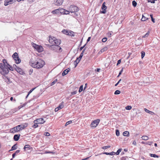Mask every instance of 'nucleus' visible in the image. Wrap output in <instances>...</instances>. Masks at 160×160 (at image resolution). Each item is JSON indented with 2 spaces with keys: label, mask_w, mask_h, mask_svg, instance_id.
Segmentation results:
<instances>
[{
  "label": "nucleus",
  "mask_w": 160,
  "mask_h": 160,
  "mask_svg": "<svg viewBox=\"0 0 160 160\" xmlns=\"http://www.w3.org/2000/svg\"><path fill=\"white\" fill-rule=\"evenodd\" d=\"M30 65L33 68L39 69L42 68L45 64L44 61L41 59H38L35 61H30L29 62Z\"/></svg>",
  "instance_id": "f257e3e1"
},
{
  "label": "nucleus",
  "mask_w": 160,
  "mask_h": 160,
  "mask_svg": "<svg viewBox=\"0 0 160 160\" xmlns=\"http://www.w3.org/2000/svg\"><path fill=\"white\" fill-rule=\"evenodd\" d=\"M28 126V124L27 123L21 124L12 128L11 129V131L12 132H18L23 129L27 127Z\"/></svg>",
  "instance_id": "f03ea898"
},
{
  "label": "nucleus",
  "mask_w": 160,
  "mask_h": 160,
  "mask_svg": "<svg viewBox=\"0 0 160 160\" xmlns=\"http://www.w3.org/2000/svg\"><path fill=\"white\" fill-rule=\"evenodd\" d=\"M9 70L6 65L0 64V73L2 75H4L8 73Z\"/></svg>",
  "instance_id": "7ed1b4c3"
},
{
  "label": "nucleus",
  "mask_w": 160,
  "mask_h": 160,
  "mask_svg": "<svg viewBox=\"0 0 160 160\" xmlns=\"http://www.w3.org/2000/svg\"><path fill=\"white\" fill-rule=\"evenodd\" d=\"M68 9L70 10L71 12H75L78 11V8L76 6L72 5H71L68 8Z\"/></svg>",
  "instance_id": "20e7f679"
},
{
  "label": "nucleus",
  "mask_w": 160,
  "mask_h": 160,
  "mask_svg": "<svg viewBox=\"0 0 160 160\" xmlns=\"http://www.w3.org/2000/svg\"><path fill=\"white\" fill-rule=\"evenodd\" d=\"M32 45L33 47L38 52H41L43 50V47L40 45H39L33 43Z\"/></svg>",
  "instance_id": "39448f33"
},
{
  "label": "nucleus",
  "mask_w": 160,
  "mask_h": 160,
  "mask_svg": "<svg viewBox=\"0 0 160 160\" xmlns=\"http://www.w3.org/2000/svg\"><path fill=\"white\" fill-rule=\"evenodd\" d=\"M45 121L42 118H40L36 119L33 122L34 124H42L44 123Z\"/></svg>",
  "instance_id": "423d86ee"
},
{
  "label": "nucleus",
  "mask_w": 160,
  "mask_h": 160,
  "mask_svg": "<svg viewBox=\"0 0 160 160\" xmlns=\"http://www.w3.org/2000/svg\"><path fill=\"white\" fill-rule=\"evenodd\" d=\"M100 120L98 119L94 121L91 124V127L93 128H95L98 124Z\"/></svg>",
  "instance_id": "0eeeda50"
},
{
  "label": "nucleus",
  "mask_w": 160,
  "mask_h": 160,
  "mask_svg": "<svg viewBox=\"0 0 160 160\" xmlns=\"http://www.w3.org/2000/svg\"><path fill=\"white\" fill-rule=\"evenodd\" d=\"M105 4L106 3L105 2H103L101 7L103 11H100L101 13L105 14L106 13L107 7L106 6Z\"/></svg>",
  "instance_id": "6e6552de"
},
{
  "label": "nucleus",
  "mask_w": 160,
  "mask_h": 160,
  "mask_svg": "<svg viewBox=\"0 0 160 160\" xmlns=\"http://www.w3.org/2000/svg\"><path fill=\"white\" fill-rule=\"evenodd\" d=\"M63 1V0H54V4L56 6H60L62 4Z\"/></svg>",
  "instance_id": "1a4fd4ad"
},
{
  "label": "nucleus",
  "mask_w": 160,
  "mask_h": 160,
  "mask_svg": "<svg viewBox=\"0 0 160 160\" xmlns=\"http://www.w3.org/2000/svg\"><path fill=\"white\" fill-rule=\"evenodd\" d=\"M15 0H5L4 1V5L7 6L9 4L13 3Z\"/></svg>",
  "instance_id": "9d476101"
},
{
  "label": "nucleus",
  "mask_w": 160,
  "mask_h": 160,
  "mask_svg": "<svg viewBox=\"0 0 160 160\" xmlns=\"http://www.w3.org/2000/svg\"><path fill=\"white\" fill-rule=\"evenodd\" d=\"M60 43V40L59 39H56L54 41L53 46H55V47L59 45Z\"/></svg>",
  "instance_id": "9b49d317"
},
{
  "label": "nucleus",
  "mask_w": 160,
  "mask_h": 160,
  "mask_svg": "<svg viewBox=\"0 0 160 160\" xmlns=\"http://www.w3.org/2000/svg\"><path fill=\"white\" fill-rule=\"evenodd\" d=\"M56 38L55 37H50L49 39V42L50 43L52 44V46H53V44Z\"/></svg>",
  "instance_id": "f8f14e48"
},
{
  "label": "nucleus",
  "mask_w": 160,
  "mask_h": 160,
  "mask_svg": "<svg viewBox=\"0 0 160 160\" xmlns=\"http://www.w3.org/2000/svg\"><path fill=\"white\" fill-rule=\"evenodd\" d=\"M60 8L57 9L52 10L51 12V13L53 14H58L59 13L60 10H61V9H60Z\"/></svg>",
  "instance_id": "ddd939ff"
},
{
  "label": "nucleus",
  "mask_w": 160,
  "mask_h": 160,
  "mask_svg": "<svg viewBox=\"0 0 160 160\" xmlns=\"http://www.w3.org/2000/svg\"><path fill=\"white\" fill-rule=\"evenodd\" d=\"M16 71L21 74L23 75L24 73L23 71L19 67L18 69H17Z\"/></svg>",
  "instance_id": "4468645a"
},
{
  "label": "nucleus",
  "mask_w": 160,
  "mask_h": 160,
  "mask_svg": "<svg viewBox=\"0 0 160 160\" xmlns=\"http://www.w3.org/2000/svg\"><path fill=\"white\" fill-rule=\"evenodd\" d=\"M20 136V135H18V134H16L14 135V139L15 141H17L19 139V137Z\"/></svg>",
  "instance_id": "2eb2a0df"
},
{
  "label": "nucleus",
  "mask_w": 160,
  "mask_h": 160,
  "mask_svg": "<svg viewBox=\"0 0 160 160\" xmlns=\"http://www.w3.org/2000/svg\"><path fill=\"white\" fill-rule=\"evenodd\" d=\"M68 69H69V70H68V69H66L63 72L62 74V76H64L68 74L70 70V69L69 68H68Z\"/></svg>",
  "instance_id": "dca6fc26"
},
{
  "label": "nucleus",
  "mask_w": 160,
  "mask_h": 160,
  "mask_svg": "<svg viewBox=\"0 0 160 160\" xmlns=\"http://www.w3.org/2000/svg\"><path fill=\"white\" fill-rule=\"evenodd\" d=\"M17 64H19L21 62V59L19 58L18 57L16 58H13Z\"/></svg>",
  "instance_id": "f3484780"
},
{
  "label": "nucleus",
  "mask_w": 160,
  "mask_h": 160,
  "mask_svg": "<svg viewBox=\"0 0 160 160\" xmlns=\"http://www.w3.org/2000/svg\"><path fill=\"white\" fill-rule=\"evenodd\" d=\"M144 110L145 111V112H146L147 113H149L151 115H152L155 114L154 112H153L152 111H149V110H148L146 108H144Z\"/></svg>",
  "instance_id": "a211bd4d"
},
{
  "label": "nucleus",
  "mask_w": 160,
  "mask_h": 160,
  "mask_svg": "<svg viewBox=\"0 0 160 160\" xmlns=\"http://www.w3.org/2000/svg\"><path fill=\"white\" fill-rule=\"evenodd\" d=\"M103 154H105L107 155H113L115 154V152H112L110 153L104 152L103 153Z\"/></svg>",
  "instance_id": "6ab92c4d"
},
{
  "label": "nucleus",
  "mask_w": 160,
  "mask_h": 160,
  "mask_svg": "<svg viewBox=\"0 0 160 160\" xmlns=\"http://www.w3.org/2000/svg\"><path fill=\"white\" fill-rule=\"evenodd\" d=\"M64 102H62L59 105V106L57 107L58 108V109L59 108V110H60L62 109L64 107L63 105Z\"/></svg>",
  "instance_id": "aec40b11"
},
{
  "label": "nucleus",
  "mask_w": 160,
  "mask_h": 160,
  "mask_svg": "<svg viewBox=\"0 0 160 160\" xmlns=\"http://www.w3.org/2000/svg\"><path fill=\"white\" fill-rule=\"evenodd\" d=\"M108 47H105L100 51L99 53H100V52L101 53L103 52H104L108 50Z\"/></svg>",
  "instance_id": "412c9836"
},
{
  "label": "nucleus",
  "mask_w": 160,
  "mask_h": 160,
  "mask_svg": "<svg viewBox=\"0 0 160 160\" xmlns=\"http://www.w3.org/2000/svg\"><path fill=\"white\" fill-rule=\"evenodd\" d=\"M123 135L125 136L128 137L129 136V133L128 131H126L123 132Z\"/></svg>",
  "instance_id": "4be33fe9"
},
{
  "label": "nucleus",
  "mask_w": 160,
  "mask_h": 160,
  "mask_svg": "<svg viewBox=\"0 0 160 160\" xmlns=\"http://www.w3.org/2000/svg\"><path fill=\"white\" fill-rule=\"evenodd\" d=\"M63 10H64V12H63V14H69L70 12V10H65V9H62Z\"/></svg>",
  "instance_id": "5701e85b"
},
{
  "label": "nucleus",
  "mask_w": 160,
  "mask_h": 160,
  "mask_svg": "<svg viewBox=\"0 0 160 160\" xmlns=\"http://www.w3.org/2000/svg\"><path fill=\"white\" fill-rule=\"evenodd\" d=\"M3 63H0V64H3L4 65H6V66H7L8 65V64L7 63V61L5 59H3L2 60Z\"/></svg>",
  "instance_id": "b1692460"
},
{
  "label": "nucleus",
  "mask_w": 160,
  "mask_h": 160,
  "mask_svg": "<svg viewBox=\"0 0 160 160\" xmlns=\"http://www.w3.org/2000/svg\"><path fill=\"white\" fill-rule=\"evenodd\" d=\"M142 140H147L148 139V137L147 136H143L141 137Z\"/></svg>",
  "instance_id": "393cba45"
},
{
  "label": "nucleus",
  "mask_w": 160,
  "mask_h": 160,
  "mask_svg": "<svg viewBox=\"0 0 160 160\" xmlns=\"http://www.w3.org/2000/svg\"><path fill=\"white\" fill-rule=\"evenodd\" d=\"M18 57V54L17 52H15L12 55V57L13 58H16Z\"/></svg>",
  "instance_id": "a878e982"
},
{
  "label": "nucleus",
  "mask_w": 160,
  "mask_h": 160,
  "mask_svg": "<svg viewBox=\"0 0 160 160\" xmlns=\"http://www.w3.org/2000/svg\"><path fill=\"white\" fill-rule=\"evenodd\" d=\"M69 31H68L67 30L64 29L62 31V32L64 34L68 35V34Z\"/></svg>",
  "instance_id": "bb28decb"
},
{
  "label": "nucleus",
  "mask_w": 160,
  "mask_h": 160,
  "mask_svg": "<svg viewBox=\"0 0 160 160\" xmlns=\"http://www.w3.org/2000/svg\"><path fill=\"white\" fill-rule=\"evenodd\" d=\"M17 149V146L16 144H15L14 145H13L12 147L11 148V149L10 151H12Z\"/></svg>",
  "instance_id": "cd10ccee"
},
{
  "label": "nucleus",
  "mask_w": 160,
  "mask_h": 160,
  "mask_svg": "<svg viewBox=\"0 0 160 160\" xmlns=\"http://www.w3.org/2000/svg\"><path fill=\"white\" fill-rule=\"evenodd\" d=\"M74 32L72 31H69L68 32V35L71 36H74Z\"/></svg>",
  "instance_id": "c85d7f7f"
},
{
  "label": "nucleus",
  "mask_w": 160,
  "mask_h": 160,
  "mask_svg": "<svg viewBox=\"0 0 160 160\" xmlns=\"http://www.w3.org/2000/svg\"><path fill=\"white\" fill-rule=\"evenodd\" d=\"M150 156L151 157H153L154 158H159V156L154 154H150Z\"/></svg>",
  "instance_id": "c756f323"
},
{
  "label": "nucleus",
  "mask_w": 160,
  "mask_h": 160,
  "mask_svg": "<svg viewBox=\"0 0 160 160\" xmlns=\"http://www.w3.org/2000/svg\"><path fill=\"white\" fill-rule=\"evenodd\" d=\"M7 67V68L8 69V70L9 69L11 71L13 70V67L11 66L9 64H8V65Z\"/></svg>",
  "instance_id": "7c9ffc66"
},
{
  "label": "nucleus",
  "mask_w": 160,
  "mask_h": 160,
  "mask_svg": "<svg viewBox=\"0 0 160 160\" xmlns=\"http://www.w3.org/2000/svg\"><path fill=\"white\" fill-rule=\"evenodd\" d=\"M57 49V50H58L59 52H61L62 51V48L60 47L58 45L56 47H55Z\"/></svg>",
  "instance_id": "2f4dec72"
},
{
  "label": "nucleus",
  "mask_w": 160,
  "mask_h": 160,
  "mask_svg": "<svg viewBox=\"0 0 160 160\" xmlns=\"http://www.w3.org/2000/svg\"><path fill=\"white\" fill-rule=\"evenodd\" d=\"M85 50V48L84 49L82 50V53H81L80 56L79 57L80 58H82V57L83 56V53L84 52Z\"/></svg>",
  "instance_id": "473e14b6"
},
{
  "label": "nucleus",
  "mask_w": 160,
  "mask_h": 160,
  "mask_svg": "<svg viewBox=\"0 0 160 160\" xmlns=\"http://www.w3.org/2000/svg\"><path fill=\"white\" fill-rule=\"evenodd\" d=\"M148 19V18H147L146 17H145L143 15H142V18L141 19V20L143 21H144Z\"/></svg>",
  "instance_id": "72a5a7b5"
},
{
  "label": "nucleus",
  "mask_w": 160,
  "mask_h": 160,
  "mask_svg": "<svg viewBox=\"0 0 160 160\" xmlns=\"http://www.w3.org/2000/svg\"><path fill=\"white\" fill-rule=\"evenodd\" d=\"M30 146L29 145L27 144L25 146L24 149V150H25L26 148H28V149H29L30 148Z\"/></svg>",
  "instance_id": "f704fd0d"
},
{
  "label": "nucleus",
  "mask_w": 160,
  "mask_h": 160,
  "mask_svg": "<svg viewBox=\"0 0 160 160\" xmlns=\"http://www.w3.org/2000/svg\"><path fill=\"white\" fill-rule=\"evenodd\" d=\"M149 31H148L147 33L144 36H143L142 37V38H145L146 37H147L149 35Z\"/></svg>",
  "instance_id": "c9c22d12"
},
{
  "label": "nucleus",
  "mask_w": 160,
  "mask_h": 160,
  "mask_svg": "<svg viewBox=\"0 0 160 160\" xmlns=\"http://www.w3.org/2000/svg\"><path fill=\"white\" fill-rule=\"evenodd\" d=\"M81 59V58H80L79 57L77 58L76 60L74 62H76V63L77 62L78 64L80 61Z\"/></svg>",
  "instance_id": "e433bc0d"
},
{
  "label": "nucleus",
  "mask_w": 160,
  "mask_h": 160,
  "mask_svg": "<svg viewBox=\"0 0 160 160\" xmlns=\"http://www.w3.org/2000/svg\"><path fill=\"white\" fill-rule=\"evenodd\" d=\"M83 89V86L81 85L80 86V87L79 88V92H81L82 90Z\"/></svg>",
  "instance_id": "4c0bfd02"
},
{
  "label": "nucleus",
  "mask_w": 160,
  "mask_h": 160,
  "mask_svg": "<svg viewBox=\"0 0 160 160\" xmlns=\"http://www.w3.org/2000/svg\"><path fill=\"white\" fill-rule=\"evenodd\" d=\"M132 4L134 7H135L137 5V3L135 1H133L132 2Z\"/></svg>",
  "instance_id": "58836bf2"
},
{
  "label": "nucleus",
  "mask_w": 160,
  "mask_h": 160,
  "mask_svg": "<svg viewBox=\"0 0 160 160\" xmlns=\"http://www.w3.org/2000/svg\"><path fill=\"white\" fill-rule=\"evenodd\" d=\"M125 108L127 110H130L132 108V107L130 106H128L126 107Z\"/></svg>",
  "instance_id": "ea45409f"
},
{
  "label": "nucleus",
  "mask_w": 160,
  "mask_h": 160,
  "mask_svg": "<svg viewBox=\"0 0 160 160\" xmlns=\"http://www.w3.org/2000/svg\"><path fill=\"white\" fill-rule=\"evenodd\" d=\"M122 150V149L121 148L119 149L117 151V152L115 153V154H116V155H118L119 154L120 152Z\"/></svg>",
  "instance_id": "a19ab883"
},
{
  "label": "nucleus",
  "mask_w": 160,
  "mask_h": 160,
  "mask_svg": "<svg viewBox=\"0 0 160 160\" xmlns=\"http://www.w3.org/2000/svg\"><path fill=\"white\" fill-rule=\"evenodd\" d=\"M120 91L119 90H116L114 94L116 95H117L120 94Z\"/></svg>",
  "instance_id": "79ce46f5"
},
{
  "label": "nucleus",
  "mask_w": 160,
  "mask_h": 160,
  "mask_svg": "<svg viewBox=\"0 0 160 160\" xmlns=\"http://www.w3.org/2000/svg\"><path fill=\"white\" fill-rule=\"evenodd\" d=\"M60 9H61L60 10L59 13H60L61 14H63V12L64 11V10H62V9H64L63 8H60Z\"/></svg>",
  "instance_id": "37998d69"
},
{
  "label": "nucleus",
  "mask_w": 160,
  "mask_h": 160,
  "mask_svg": "<svg viewBox=\"0 0 160 160\" xmlns=\"http://www.w3.org/2000/svg\"><path fill=\"white\" fill-rule=\"evenodd\" d=\"M116 134L117 136H118L119 135V131L118 130H116Z\"/></svg>",
  "instance_id": "c03bdc74"
},
{
  "label": "nucleus",
  "mask_w": 160,
  "mask_h": 160,
  "mask_svg": "<svg viewBox=\"0 0 160 160\" xmlns=\"http://www.w3.org/2000/svg\"><path fill=\"white\" fill-rule=\"evenodd\" d=\"M57 81V79L54 80L51 83V86H52L54 84H55L56 82Z\"/></svg>",
  "instance_id": "a18cd8bd"
},
{
  "label": "nucleus",
  "mask_w": 160,
  "mask_h": 160,
  "mask_svg": "<svg viewBox=\"0 0 160 160\" xmlns=\"http://www.w3.org/2000/svg\"><path fill=\"white\" fill-rule=\"evenodd\" d=\"M157 0H148V2H151L152 3H154L155 2V1Z\"/></svg>",
  "instance_id": "49530a36"
},
{
  "label": "nucleus",
  "mask_w": 160,
  "mask_h": 160,
  "mask_svg": "<svg viewBox=\"0 0 160 160\" xmlns=\"http://www.w3.org/2000/svg\"><path fill=\"white\" fill-rule=\"evenodd\" d=\"M145 52H141V57L142 58H143L145 56Z\"/></svg>",
  "instance_id": "de8ad7c7"
},
{
  "label": "nucleus",
  "mask_w": 160,
  "mask_h": 160,
  "mask_svg": "<svg viewBox=\"0 0 160 160\" xmlns=\"http://www.w3.org/2000/svg\"><path fill=\"white\" fill-rule=\"evenodd\" d=\"M13 67L16 70H17V69H18L19 68V67H18L16 64H14Z\"/></svg>",
  "instance_id": "09e8293b"
},
{
  "label": "nucleus",
  "mask_w": 160,
  "mask_h": 160,
  "mask_svg": "<svg viewBox=\"0 0 160 160\" xmlns=\"http://www.w3.org/2000/svg\"><path fill=\"white\" fill-rule=\"evenodd\" d=\"M110 147V146H107L103 147L102 148L103 149H105Z\"/></svg>",
  "instance_id": "8fccbe9b"
},
{
  "label": "nucleus",
  "mask_w": 160,
  "mask_h": 160,
  "mask_svg": "<svg viewBox=\"0 0 160 160\" xmlns=\"http://www.w3.org/2000/svg\"><path fill=\"white\" fill-rule=\"evenodd\" d=\"M107 38H103L102 39V41L103 42H106L107 41Z\"/></svg>",
  "instance_id": "3c124183"
},
{
  "label": "nucleus",
  "mask_w": 160,
  "mask_h": 160,
  "mask_svg": "<svg viewBox=\"0 0 160 160\" xmlns=\"http://www.w3.org/2000/svg\"><path fill=\"white\" fill-rule=\"evenodd\" d=\"M72 121H69L68 122H67L65 124V126H66L67 125H68L70 123H71L72 122Z\"/></svg>",
  "instance_id": "603ef678"
},
{
  "label": "nucleus",
  "mask_w": 160,
  "mask_h": 160,
  "mask_svg": "<svg viewBox=\"0 0 160 160\" xmlns=\"http://www.w3.org/2000/svg\"><path fill=\"white\" fill-rule=\"evenodd\" d=\"M35 88H32L28 92L29 93V94L31 93Z\"/></svg>",
  "instance_id": "864d4df0"
},
{
  "label": "nucleus",
  "mask_w": 160,
  "mask_h": 160,
  "mask_svg": "<svg viewBox=\"0 0 160 160\" xmlns=\"http://www.w3.org/2000/svg\"><path fill=\"white\" fill-rule=\"evenodd\" d=\"M77 93V91H74L73 92H72L71 93V95H73L76 94Z\"/></svg>",
  "instance_id": "5fc2aeb1"
},
{
  "label": "nucleus",
  "mask_w": 160,
  "mask_h": 160,
  "mask_svg": "<svg viewBox=\"0 0 160 160\" xmlns=\"http://www.w3.org/2000/svg\"><path fill=\"white\" fill-rule=\"evenodd\" d=\"M37 124H34L32 126V127L33 128H36L38 127V125H37Z\"/></svg>",
  "instance_id": "6e6d98bb"
},
{
  "label": "nucleus",
  "mask_w": 160,
  "mask_h": 160,
  "mask_svg": "<svg viewBox=\"0 0 160 160\" xmlns=\"http://www.w3.org/2000/svg\"><path fill=\"white\" fill-rule=\"evenodd\" d=\"M45 135L46 136H48L50 135V134L48 132H46Z\"/></svg>",
  "instance_id": "4d7b16f0"
},
{
  "label": "nucleus",
  "mask_w": 160,
  "mask_h": 160,
  "mask_svg": "<svg viewBox=\"0 0 160 160\" xmlns=\"http://www.w3.org/2000/svg\"><path fill=\"white\" fill-rule=\"evenodd\" d=\"M121 62V59L119 60L118 61V62L117 63V65L118 66L119 64H120Z\"/></svg>",
  "instance_id": "13d9d810"
},
{
  "label": "nucleus",
  "mask_w": 160,
  "mask_h": 160,
  "mask_svg": "<svg viewBox=\"0 0 160 160\" xmlns=\"http://www.w3.org/2000/svg\"><path fill=\"white\" fill-rule=\"evenodd\" d=\"M86 44H85L83 47H80V51H81L86 46Z\"/></svg>",
  "instance_id": "bf43d9fd"
},
{
  "label": "nucleus",
  "mask_w": 160,
  "mask_h": 160,
  "mask_svg": "<svg viewBox=\"0 0 160 160\" xmlns=\"http://www.w3.org/2000/svg\"><path fill=\"white\" fill-rule=\"evenodd\" d=\"M10 99V100H11V101H13V100H14V101L15 102H16V99H13V98L12 97H11Z\"/></svg>",
  "instance_id": "052dcab7"
},
{
  "label": "nucleus",
  "mask_w": 160,
  "mask_h": 160,
  "mask_svg": "<svg viewBox=\"0 0 160 160\" xmlns=\"http://www.w3.org/2000/svg\"><path fill=\"white\" fill-rule=\"evenodd\" d=\"M153 143L152 142H148L147 144L149 145H151L152 143Z\"/></svg>",
  "instance_id": "680f3d73"
},
{
  "label": "nucleus",
  "mask_w": 160,
  "mask_h": 160,
  "mask_svg": "<svg viewBox=\"0 0 160 160\" xmlns=\"http://www.w3.org/2000/svg\"><path fill=\"white\" fill-rule=\"evenodd\" d=\"M53 152H48L46 151L45 152V153H53Z\"/></svg>",
  "instance_id": "e2e57ef3"
},
{
  "label": "nucleus",
  "mask_w": 160,
  "mask_h": 160,
  "mask_svg": "<svg viewBox=\"0 0 160 160\" xmlns=\"http://www.w3.org/2000/svg\"><path fill=\"white\" fill-rule=\"evenodd\" d=\"M19 152H20L19 150H17L14 153H15L16 154H17L19 153Z\"/></svg>",
  "instance_id": "0e129e2a"
},
{
  "label": "nucleus",
  "mask_w": 160,
  "mask_h": 160,
  "mask_svg": "<svg viewBox=\"0 0 160 160\" xmlns=\"http://www.w3.org/2000/svg\"><path fill=\"white\" fill-rule=\"evenodd\" d=\"M108 35L109 37H110L112 35L111 33V32H109L108 33Z\"/></svg>",
  "instance_id": "69168bd1"
},
{
  "label": "nucleus",
  "mask_w": 160,
  "mask_h": 160,
  "mask_svg": "<svg viewBox=\"0 0 160 160\" xmlns=\"http://www.w3.org/2000/svg\"><path fill=\"white\" fill-rule=\"evenodd\" d=\"M90 157H91V156H90L89 157H87V158H85L82 159V160H87Z\"/></svg>",
  "instance_id": "338daca9"
},
{
  "label": "nucleus",
  "mask_w": 160,
  "mask_h": 160,
  "mask_svg": "<svg viewBox=\"0 0 160 160\" xmlns=\"http://www.w3.org/2000/svg\"><path fill=\"white\" fill-rule=\"evenodd\" d=\"M126 158L125 157H122V158H121V160H125L126 159Z\"/></svg>",
  "instance_id": "774afa93"
}]
</instances>
